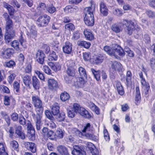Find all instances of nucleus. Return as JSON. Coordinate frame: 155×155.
I'll return each mask as SVG.
<instances>
[{"label": "nucleus", "mask_w": 155, "mask_h": 155, "mask_svg": "<svg viewBox=\"0 0 155 155\" xmlns=\"http://www.w3.org/2000/svg\"><path fill=\"white\" fill-rule=\"evenodd\" d=\"M4 7L7 9L9 14V15L7 12H5L3 14V16L6 21V34L5 36V42L8 44L15 36V31L14 29L13 23L9 16L14 15L15 10L12 6L6 3L4 4Z\"/></svg>", "instance_id": "1"}, {"label": "nucleus", "mask_w": 155, "mask_h": 155, "mask_svg": "<svg viewBox=\"0 0 155 155\" xmlns=\"http://www.w3.org/2000/svg\"><path fill=\"white\" fill-rule=\"evenodd\" d=\"M122 26L126 27L125 32L129 35H132L134 30H139L140 29L136 21L134 22L131 20L124 19L120 22L113 24L111 26V29L114 32L119 33L123 30Z\"/></svg>", "instance_id": "2"}, {"label": "nucleus", "mask_w": 155, "mask_h": 155, "mask_svg": "<svg viewBox=\"0 0 155 155\" xmlns=\"http://www.w3.org/2000/svg\"><path fill=\"white\" fill-rule=\"evenodd\" d=\"M31 99L36 112V115L34 113L32 114V116L35 122L36 130H39L42 125L41 119L44 111L43 102L38 95H33Z\"/></svg>", "instance_id": "3"}, {"label": "nucleus", "mask_w": 155, "mask_h": 155, "mask_svg": "<svg viewBox=\"0 0 155 155\" xmlns=\"http://www.w3.org/2000/svg\"><path fill=\"white\" fill-rule=\"evenodd\" d=\"M71 109L76 113H79L85 118L90 119L92 117L91 115L87 110L81 107L80 104L78 103H74Z\"/></svg>", "instance_id": "4"}, {"label": "nucleus", "mask_w": 155, "mask_h": 155, "mask_svg": "<svg viewBox=\"0 0 155 155\" xmlns=\"http://www.w3.org/2000/svg\"><path fill=\"white\" fill-rule=\"evenodd\" d=\"M85 14L84 21L86 25L88 26H93L94 25V18L91 8L88 7L87 12Z\"/></svg>", "instance_id": "5"}, {"label": "nucleus", "mask_w": 155, "mask_h": 155, "mask_svg": "<svg viewBox=\"0 0 155 155\" xmlns=\"http://www.w3.org/2000/svg\"><path fill=\"white\" fill-rule=\"evenodd\" d=\"M66 73L68 76L64 77V79L67 83H71L72 80L74 77L76 73V69L73 66H68L66 70Z\"/></svg>", "instance_id": "6"}, {"label": "nucleus", "mask_w": 155, "mask_h": 155, "mask_svg": "<svg viewBox=\"0 0 155 155\" xmlns=\"http://www.w3.org/2000/svg\"><path fill=\"white\" fill-rule=\"evenodd\" d=\"M48 88L52 91H57L59 88L58 82L54 78H48L47 81Z\"/></svg>", "instance_id": "7"}, {"label": "nucleus", "mask_w": 155, "mask_h": 155, "mask_svg": "<svg viewBox=\"0 0 155 155\" xmlns=\"http://www.w3.org/2000/svg\"><path fill=\"white\" fill-rule=\"evenodd\" d=\"M50 19V17L46 14L40 16L37 20V21L39 23L38 25L40 27L47 25L49 22Z\"/></svg>", "instance_id": "8"}, {"label": "nucleus", "mask_w": 155, "mask_h": 155, "mask_svg": "<svg viewBox=\"0 0 155 155\" xmlns=\"http://www.w3.org/2000/svg\"><path fill=\"white\" fill-rule=\"evenodd\" d=\"M139 75L141 79L140 83L142 87L145 88V94L147 95L149 93L150 90V87L148 82H146L145 79L143 77V74L142 71L139 73Z\"/></svg>", "instance_id": "9"}, {"label": "nucleus", "mask_w": 155, "mask_h": 155, "mask_svg": "<svg viewBox=\"0 0 155 155\" xmlns=\"http://www.w3.org/2000/svg\"><path fill=\"white\" fill-rule=\"evenodd\" d=\"M14 52V50L12 48H4L1 52V56L3 59H9L13 56Z\"/></svg>", "instance_id": "10"}, {"label": "nucleus", "mask_w": 155, "mask_h": 155, "mask_svg": "<svg viewBox=\"0 0 155 155\" xmlns=\"http://www.w3.org/2000/svg\"><path fill=\"white\" fill-rule=\"evenodd\" d=\"M22 107L24 108L26 111L22 110L21 113L23 114H27V111L31 112L32 114L34 113V107L33 105L30 102L23 101L21 102Z\"/></svg>", "instance_id": "11"}, {"label": "nucleus", "mask_w": 155, "mask_h": 155, "mask_svg": "<svg viewBox=\"0 0 155 155\" xmlns=\"http://www.w3.org/2000/svg\"><path fill=\"white\" fill-rule=\"evenodd\" d=\"M28 136L31 140H34L35 137V130L34 128L30 121L27 124Z\"/></svg>", "instance_id": "12"}, {"label": "nucleus", "mask_w": 155, "mask_h": 155, "mask_svg": "<svg viewBox=\"0 0 155 155\" xmlns=\"http://www.w3.org/2000/svg\"><path fill=\"white\" fill-rule=\"evenodd\" d=\"M45 55L43 51L38 49L35 55V58L38 63L41 65L44 63Z\"/></svg>", "instance_id": "13"}, {"label": "nucleus", "mask_w": 155, "mask_h": 155, "mask_svg": "<svg viewBox=\"0 0 155 155\" xmlns=\"http://www.w3.org/2000/svg\"><path fill=\"white\" fill-rule=\"evenodd\" d=\"M113 54L112 56H114L115 58L118 59L120 57H124L125 55V53L124 49L120 46L117 47V48L113 49Z\"/></svg>", "instance_id": "14"}, {"label": "nucleus", "mask_w": 155, "mask_h": 155, "mask_svg": "<svg viewBox=\"0 0 155 155\" xmlns=\"http://www.w3.org/2000/svg\"><path fill=\"white\" fill-rule=\"evenodd\" d=\"M73 45L72 43L69 41H67L62 48L63 52L67 54H70L72 51Z\"/></svg>", "instance_id": "15"}, {"label": "nucleus", "mask_w": 155, "mask_h": 155, "mask_svg": "<svg viewBox=\"0 0 155 155\" xmlns=\"http://www.w3.org/2000/svg\"><path fill=\"white\" fill-rule=\"evenodd\" d=\"M25 147L33 153L36 152L37 147L35 144L32 142H26L24 143Z\"/></svg>", "instance_id": "16"}, {"label": "nucleus", "mask_w": 155, "mask_h": 155, "mask_svg": "<svg viewBox=\"0 0 155 155\" xmlns=\"http://www.w3.org/2000/svg\"><path fill=\"white\" fill-rule=\"evenodd\" d=\"M83 33L86 40L91 41L94 39V35L92 31L90 29H85L84 30Z\"/></svg>", "instance_id": "17"}, {"label": "nucleus", "mask_w": 155, "mask_h": 155, "mask_svg": "<svg viewBox=\"0 0 155 155\" xmlns=\"http://www.w3.org/2000/svg\"><path fill=\"white\" fill-rule=\"evenodd\" d=\"M71 153L73 155H85V152L81 147L78 145H75Z\"/></svg>", "instance_id": "18"}, {"label": "nucleus", "mask_w": 155, "mask_h": 155, "mask_svg": "<svg viewBox=\"0 0 155 155\" xmlns=\"http://www.w3.org/2000/svg\"><path fill=\"white\" fill-rule=\"evenodd\" d=\"M100 10L101 14L104 16L108 15V9L106 4L103 2H101L100 4Z\"/></svg>", "instance_id": "19"}, {"label": "nucleus", "mask_w": 155, "mask_h": 155, "mask_svg": "<svg viewBox=\"0 0 155 155\" xmlns=\"http://www.w3.org/2000/svg\"><path fill=\"white\" fill-rule=\"evenodd\" d=\"M32 84L35 90H38L40 87V83L36 76H34L32 78Z\"/></svg>", "instance_id": "20"}, {"label": "nucleus", "mask_w": 155, "mask_h": 155, "mask_svg": "<svg viewBox=\"0 0 155 155\" xmlns=\"http://www.w3.org/2000/svg\"><path fill=\"white\" fill-rule=\"evenodd\" d=\"M15 132L18 137L22 139L23 140L25 138V135L22 131V127L21 126L18 125L16 127Z\"/></svg>", "instance_id": "21"}, {"label": "nucleus", "mask_w": 155, "mask_h": 155, "mask_svg": "<svg viewBox=\"0 0 155 155\" xmlns=\"http://www.w3.org/2000/svg\"><path fill=\"white\" fill-rule=\"evenodd\" d=\"M104 57L101 54H99L93 58V62L94 64H99L101 63L104 60Z\"/></svg>", "instance_id": "22"}, {"label": "nucleus", "mask_w": 155, "mask_h": 155, "mask_svg": "<svg viewBox=\"0 0 155 155\" xmlns=\"http://www.w3.org/2000/svg\"><path fill=\"white\" fill-rule=\"evenodd\" d=\"M136 95L135 97V103L138 105L140 104L141 101V97L140 93L139 87L138 86L136 87Z\"/></svg>", "instance_id": "23"}, {"label": "nucleus", "mask_w": 155, "mask_h": 155, "mask_svg": "<svg viewBox=\"0 0 155 155\" xmlns=\"http://www.w3.org/2000/svg\"><path fill=\"white\" fill-rule=\"evenodd\" d=\"M31 74L24 75L22 77L23 82L25 85L27 87L30 86L31 83Z\"/></svg>", "instance_id": "24"}, {"label": "nucleus", "mask_w": 155, "mask_h": 155, "mask_svg": "<svg viewBox=\"0 0 155 155\" xmlns=\"http://www.w3.org/2000/svg\"><path fill=\"white\" fill-rule=\"evenodd\" d=\"M116 87L118 94L121 95H123L125 93L124 88L121 85V83L119 81L117 82L116 84Z\"/></svg>", "instance_id": "25"}, {"label": "nucleus", "mask_w": 155, "mask_h": 155, "mask_svg": "<svg viewBox=\"0 0 155 155\" xmlns=\"http://www.w3.org/2000/svg\"><path fill=\"white\" fill-rule=\"evenodd\" d=\"M120 64L116 61H113L111 64V67L112 69L113 72L116 71H120Z\"/></svg>", "instance_id": "26"}, {"label": "nucleus", "mask_w": 155, "mask_h": 155, "mask_svg": "<svg viewBox=\"0 0 155 155\" xmlns=\"http://www.w3.org/2000/svg\"><path fill=\"white\" fill-rule=\"evenodd\" d=\"M77 44L79 46L87 49L90 47L91 45L90 42L84 41H78L77 42Z\"/></svg>", "instance_id": "27"}, {"label": "nucleus", "mask_w": 155, "mask_h": 155, "mask_svg": "<svg viewBox=\"0 0 155 155\" xmlns=\"http://www.w3.org/2000/svg\"><path fill=\"white\" fill-rule=\"evenodd\" d=\"M91 71L94 77L97 81H101V71L100 70L96 71L94 69L92 68L91 69Z\"/></svg>", "instance_id": "28"}, {"label": "nucleus", "mask_w": 155, "mask_h": 155, "mask_svg": "<svg viewBox=\"0 0 155 155\" xmlns=\"http://www.w3.org/2000/svg\"><path fill=\"white\" fill-rule=\"evenodd\" d=\"M132 77V74L130 71H128L126 74V85L128 86L130 85L131 83V79Z\"/></svg>", "instance_id": "29"}, {"label": "nucleus", "mask_w": 155, "mask_h": 155, "mask_svg": "<svg viewBox=\"0 0 155 155\" xmlns=\"http://www.w3.org/2000/svg\"><path fill=\"white\" fill-rule=\"evenodd\" d=\"M60 107L58 104H54L52 106L51 108V112L53 115L54 116H57L59 113Z\"/></svg>", "instance_id": "30"}, {"label": "nucleus", "mask_w": 155, "mask_h": 155, "mask_svg": "<svg viewBox=\"0 0 155 155\" xmlns=\"http://www.w3.org/2000/svg\"><path fill=\"white\" fill-rule=\"evenodd\" d=\"M76 8L73 7L71 5H68L65 7L64 11V12L66 13L75 12L77 11V9L78 8L77 7H76Z\"/></svg>", "instance_id": "31"}, {"label": "nucleus", "mask_w": 155, "mask_h": 155, "mask_svg": "<svg viewBox=\"0 0 155 155\" xmlns=\"http://www.w3.org/2000/svg\"><path fill=\"white\" fill-rule=\"evenodd\" d=\"M58 152L62 155H70L67 148L61 145L60 146L58 147Z\"/></svg>", "instance_id": "32"}, {"label": "nucleus", "mask_w": 155, "mask_h": 155, "mask_svg": "<svg viewBox=\"0 0 155 155\" xmlns=\"http://www.w3.org/2000/svg\"><path fill=\"white\" fill-rule=\"evenodd\" d=\"M10 75L8 77L7 80L9 84H12L15 80L16 75L15 73H13V71L10 70L8 71Z\"/></svg>", "instance_id": "33"}, {"label": "nucleus", "mask_w": 155, "mask_h": 155, "mask_svg": "<svg viewBox=\"0 0 155 155\" xmlns=\"http://www.w3.org/2000/svg\"><path fill=\"white\" fill-rule=\"evenodd\" d=\"M58 57L56 53L54 51L51 52L48 56V60L50 61H55L58 59Z\"/></svg>", "instance_id": "34"}, {"label": "nucleus", "mask_w": 155, "mask_h": 155, "mask_svg": "<svg viewBox=\"0 0 155 155\" xmlns=\"http://www.w3.org/2000/svg\"><path fill=\"white\" fill-rule=\"evenodd\" d=\"M70 97L69 94L65 91L62 93L60 95V99L63 102H65L68 100Z\"/></svg>", "instance_id": "35"}, {"label": "nucleus", "mask_w": 155, "mask_h": 155, "mask_svg": "<svg viewBox=\"0 0 155 155\" xmlns=\"http://www.w3.org/2000/svg\"><path fill=\"white\" fill-rule=\"evenodd\" d=\"M9 126H5V129L6 131L9 133V137L11 138H13L14 134V129L12 127H9Z\"/></svg>", "instance_id": "36"}, {"label": "nucleus", "mask_w": 155, "mask_h": 155, "mask_svg": "<svg viewBox=\"0 0 155 155\" xmlns=\"http://www.w3.org/2000/svg\"><path fill=\"white\" fill-rule=\"evenodd\" d=\"M16 66L15 62L12 60L7 61L5 62L4 66L9 68H13Z\"/></svg>", "instance_id": "37"}, {"label": "nucleus", "mask_w": 155, "mask_h": 155, "mask_svg": "<svg viewBox=\"0 0 155 155\" xmlns=\"http://www.w3.org/2000/svg\"><path fill=\"white\" fill-rule=\"evenodd\" d=\"M11 46L17 51H21L19 48V43L18 41L16 40L13 41L11 43Z\"/></svg>", "instance_id": "38"}, {"label": "nucleus", "mask_w": 155, "mask_h": 155, "mask_svg": "<svg viewBox=\"0 0 155 155\" xmlns=\"http://www.w3.org/2000/svg\"><path fill=\"white\" fill-rule=\"evenodd\" d=\"M64 28L65 31H68L71 32L74 31L75 29V27L73 23H69L65 25Z\"/></svg>", "instance_id": "39"}, {"label": "nucleus", "mask_w": 155, "mask_h": 155, "mask_svg": "<svg viewBox=\"0 0 155 155\" xmlns=\"http://www.w3.org/2000/svg\"><path fill=\"white\" fill-rule=\"evenodd\" d=\"M81 34L79 30H77L74 31L72 33L71 39L74 40H77L79 39L81 36Z\"/></svg>", "instance_id": "40"}, {"label": "nucleus", "mask_w": 155, "mask_h": 155, "mask_svg": "<svg viewBox=\"0 0 155 155\" xmlns=\"http://www.w3.org/2000/svg\"><path fill=\"white\" fill-rule=\"evenodd\" d=\"M13 88L14 91H15L17 93L20 91V81H15L13 84Z\"/></svg>", "instance_id": "41"}, {"label": "nucleus", "mask_w": 155, "mask_h": 155, "mask_svg": "<svg viewBox=\"0 0 155 155\" xmlns=\"http://www.w3.org/2000/svg\"><path fill=\"white\" fill-rule=\"evenodd\" d=\"M52 64L51 68L55 72H57L61 70V65L58 63L51 62Z\"/></svg>", "instance_id": "42"}, {"label": "nucleus", "mask_w": 155, "mask_h": 155, "mask_svg": "<svg viewBox=\"0 0 155 155\" xmlns=\"http://www.w3.org/2000/svg\"><path fill=\"white\" fill-rule=\"evenodd\" d=\"M30 33L32 37L34 38L37 37V32L36 28V26L34 25H32L30 28Z\"/></svg>", "instance_id": "43"}, {"label": "nucleus", "mask_w": 155, "mask_h": 155, "mask_svg": "<svg viewBox=\"0 0 155 155\" xmlns=\"http://www.w3.org/2000/svg\"><path fill=\"white\" fill-rule=\"evenodd\" d=\"M79 74L81 77L87 78V74L85 69L82 67H80L78 69Z\"/></svg>", "instance_id": "44"}, {"label": "nucleus", "mask_w": 155, "mask_h": 155, "mask_svg": "<svg viewBox=\"0 0 155 155\" xmlns=\"http://www.w3.org/2000/svg\"><path fill=\"white\" fill-rule=\"evenodd\" d=\"M46 5L44 3L41 2L39 4L38 6L37 7L38 10H39L40 12H42L43 11H45L47 9Z\"/></svg>", "instance_id": "45"}, {"label": "nucleus", "mask_w": 155, "mask_h": 155, "mask_svg": "<svg viewBox=\"0 0 155 155\" xmlns=\"http://www.w3.org/2000/svg\"><path fill=\"white\" fill-rule=\"evenodd\" d=\"M58 119L59 122H61L64 121L65 119L66 115L65 113L61 111L58 114Z\"/></svg>", "instance_id": "46"}, {"label": "nucleus", "mask_w": 155, "mask_h": 155, "mask_svg": "<svg viewBox=\"0 0 155 155\" xmlns=\"http://www.w3.org/2000/svg\"><path fill=\"white\" fill-rule=\"evenodd\" d=\"M113 49H111L110 47L108 45H106L104 48V50L110 56H112Z\"/></svg>", "instance_id": "47"}, {"label": "nucleus", "mask_w": 155, "mask_h": 155, "mask_svg": "<svg viewBox=\"0 0 155 155\" xmlns=\"http://www.w3.org/2000/svg\"><path fill=\"white\" fill-rule=\"evenodd\" d=\"M90 106L91 108L93 109L96 114H100V109L99 107L94 103H91L90 104Z\"/></svg>", "instance_id": "48"}, {"label": "nucleus", "mask_w": 155, "mask_h": 155, "mask_svg": "<svg viewBox=\"0 0 155 155\" xmlns=\"http://www.w3.org/2000/svg\"><path fill=\"white\" fill-rule=\"evenodd\" d=\"M10 144L14 150L18 151H19V145L18 142L15 140L11 141Z\"/></svg>", "instance_id": "49"}, {"label": "nucleus", "mask_w": 155, "mask_h": 155, "mask_svg": "<svg viewBox=\"0 0 155 155\" xmlns=\"http://www.w3.org/2000/svg\"><path fill=\"white\" fill-rule=\"evenodd\" d=\"M35 73L38 75V78L43 81H45V78L44 74L41 71L38 70L35 71Z\"/></svg>", "instance_id": "50"}, {"label": "nucleus", "mask_w": 155, "mask_h": 155, "mask_svg": "<svg viewBox=\"0 0 155 155\" xmlns=\"http://www.w3.org/2000/svg\"><path fill=\"white\" fill-rule=\"evenodd\" d=\"M103 133L104 138L106 141L109 142L110 140V137L108 132L105 127H104V129Z\"/></svg>", "instance_id": "51"}, {"label": "nucleus", "mask_w": 155, "mask_h": 155, "mask_svg": "<svg viewBox=\"0 0 155 155\" xmlns=\"http://www.w3.org/2000/svg\"><path fill=\"white\" fill-rule=\"evenodd\" d=\"M46 10L50 14H53L56 11V8L52 4L49 5V6L47 8Z\"/></svg>", "instance_id": "52"}, {"label": "nucleus", "mask_w": 155, "mask_h": 155, "mask_svg": "<svg viewBox=\"0 0 155 155\" xmlns=\"http://www.w3.org/2000/svg\"><path fill=\"white\" fill-rule=\"evenodd\" d=\"M45 114L48 118L50 120H54V117L52 115L51 113L50 110H46L45 111Z\"/></svg>", "instance_id": "53"}, {"label": "nucleus", "mask_w": 155, "mask_h": 155, "mask_svg": "<svg viewBox=\"0 0 155 155\" xmlns=\"http://www.w3.org/2000/svg\"><path fill=\"white\" fill-rule=\"evenodd\" d=\"M46 136H47L49 139L53 140L55 138V134L52 130H50L48 132Z\"/></svg>", "instance_id": "54"}, {"label": "nucleus", "mask_w": 155, "mask_h": 155, "mask_svg": "<svg viewBox=\"0 0 155 155\" xmlns=\"http://www.w3.org/2000/svg\"><path fill=\"white\" fill-rule=\"evenodd\" d=\"M31 66L30 64H28L25 68L24 72L25 73L31 74Z\"/></svg>", "instance_id": "55"}, {"label": "nucleus", "mask_w": 155, "mask_h": 155, "mask_svg": "<svg viewBox=\"0 0 155 155\" xmlns=\"http://www.w3.org/2000/svg\"><path fill=\"white\" fill-rule=\"evenodd\" d=\"M86 137L88 139L93 140H97V137L94 135L89 133H86L85 134Z\"/></svg>", "instance_id": "56"}, {"label": "nucleus", "mask_w": 155, "mask_h": 155, "mask_svg": "<svg viewBox=\"0 0 155 155\" xmlns=\"http://www.w3.org/2000/svg\"><path fill=\"white\" fill-rule=\"evenodd\" d=\"M2 116L4 117L5 120L7 123V126H9L10 124V117L6 113L2 112L1 113Z\"/></svg>", "instance_id": "57"}, {"label": "nucleus", "mask_w": 155, "mask_h": 155, "mask_svg": "<svg viewBox=\"0 0 155 155\" xmlns=\"http://www.w3.org/2000/svg\"><path fill=\"white\" fill-rule=\"evenodd\" d=\"M4 104L6 106L10 105V97L8 96H5L4 98Z\"/></svg>", "instance_id": "58"}, {"label": "nucleus", "mask_w": 155, "mask_h": 155, "mask_svg": "<svg viewBox=\"0 0 155 155\" xmlns=\"http://www.w3.org/2000/svg\"><path fill=\"white\" fill-rule=\"evenodd\" d=\"M55 119L53 120H50L47 124V125L49 126L51 129H54L56 128V125L54 123Z\"/></svg>", "instance_id": "59"}, {"label": "nucleus", "mask_w": 155, "mask_h": 155, "mask_svg": "<svg viewBox=\"0 0 155 155\" xmlns=\"http://www.w3.org/2000/svg\"><path fill=\"white\" fill-rule=\"evenodd\" d=\"M19 122L20 124L22 125H25L26 124V120L22 115L19 116Z\"/></svg>", "instance_id": "60"}, {"label": "nucleus", "mask_w": 155, "mask_h": 155, "mask_svg": "<svg viewBox=\"0 0 155 155\" xmlns=\"http://www.w3.org/2000/svg\"><path fill=\"white\" fill-rule=\"evenodd\" d=\"M42 48L45 51L46 54H48L50 50V48L48 45L47 44H44L42 46Z\"/></svg>", "instance_id": "61"}, {"label": "nucleus", "mask_w": 155, "mask_h": 155, "mask_svg": "<svg viewBox=\"0 0 155 155\" xmlns=\"http://www.w3.org/2000/svg\"><path fill=\"white\" fill-rule=\"evenodd\" d=\"M91 125L90 123H87L84 127L83 129L82 130V132L83 133H85L87 131H89L91 130Z\"/></svg>", "instance_id": "62"}, {"label": "nucleus", "mask_w": 155, "mask_h": 155, "mask_svg": "<svg viewBox=\"0 0 155 155\" xmlns=\"http://www.w3.org/2000/svg\"><path fill=\"white\" fill-rule=\"evenodd\" d=\"M43 69L44 72L48 74L51 75L52 74L51 71L48 66H44Z\"/></svg>", "instance_id": "63"}, {"label": "nucleus", "mask_w": 155, "mask_h": 155, "mask_svg": "<svg viewBox=\"0 0 155 155\" xmlns=\"http://www.w3.org/2000/svg\"><path fill=\"white\" fill-rule=\"evenodd\" d=\"M146 14L149 18H153L155 17V12L150 10L146 11Z\"/></svg>", "instance_id": "64"}]
</instances>
